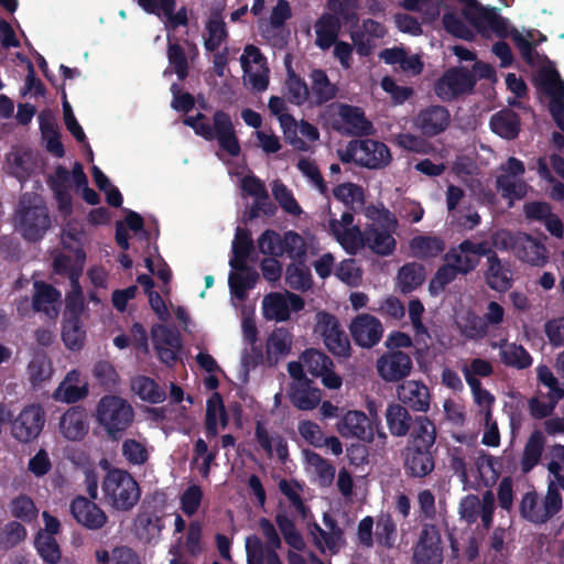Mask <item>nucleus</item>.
Wrapping results in <instances>:
<instances>
[{
    "instance_id": "f257e3e1",
    "label": "nucleus",
    "mask_w": 564,
    "mask_h": 564,
    "mask_svg": "<svg viewBox=\"0 0 564 564\" xmlns=\"http://www.w3.org/2000/svg\"><path fill=\"white\" fill-rule=\"evenodd\" d=\"M183 122L206 141L216 140L219 148L230 156L240 154L241 147L234 123L230 116L224 110L214 112L213 124L207 122V117L202 112L186 117Z\"/></svg>"
},
{
    "instance_id": "f03ea898",
    "label": "nucleus",
    "mask_w": 564,
    "mask_h": 564,
    "mask_svg": "<svg viewBox=\"0 0 564 564\" xmlns=\"http://www.w3.org/2000/svg\"><path fill=\"white\" fill-rule=\"evenodd\" d=\"M101 491L104 502L116 511H130L141 497L138 481L129 471L119 468L106 473Z\"/></svg>"
},
{
    "instance_id": "7ed1b4c3",
    "label": "nucleus",
    "mask_w": 564,
    "mask_h": 564,
    "mask_svg": "<svg viewBox=\"0 0 564 564\" xmlns=\"http://www.w3.org/2000/svg\"><path fill=\"white\" fill-rule=\"evenodd\" d=\"M133 420L132 405L119 395L106 394L97 403L96 421L111 441L121 440Z\"/></svg>"
},
{
    "instance_id": "20e7f679",
    "label": "nucleus",
    "mask_w": 564,
    "mask_h": 564,
    "mask_svg": "<svg viewBox=\"0 0 564 564\" xmlns=\"http://www.w3.org/2000/svg\"><path fill=\"white\" fill-rule=\"evenodd\" d=\"M14 220L17 230L29 242L40 241L51 227L48 208L39 197L23 196Z\"/></svg>"
},
{
    "instance_id": "39448f33",
    "label": "nucleus",
    "mask_w": 564,
    "mask_h": 564,
    "mask_svg": "<svg viewBox=\"0 0 564 564\" xmlns=\"http://www.w3.org/2000/svg\"><path fill=\"white\" fill-rule=\"evenodd\" d=\"M466 252L471 254V259L476 262V268L481 257L487 259V270L485 271V281L487 285L497 292L505 293L512 288V276L508 262H502L497 252L490 247V242L482 240L464 245Z\"/></svg>"
},
{
    "instance_id": "423d86ee",
    "label": "nucleus",
    "mask_w": 564,
    "mask_h": 564,
    "mask_svg": "<svg viewBox=\"0 0 564 564\" xmlns=\"http://www.w3.org/2000/svg\"><path fill=\"white\" fill-rule=\"evenodd\" d=\"M469 243H471V240L465 239L445 253V263L437 269L429 284V291L432 295L443 292L446 285L458 275H467L476 269V262L471 259V254L464 249V245Z\"/></svg>"
},
{
    "instance_id": "0eeeda50",
    "label": "nucleus",
    "mask_w": 564,
    "mask_h": 564,
    "mask_svg": "<svg viewBox=\"0 0 564 564\" xmlns=\"http://www.w3.org/2000/svg\"><path fill=\"white\" fill-rule=\"evenodd\" d=\"M563 499L554 484L547 488L546 495L540 501L534 490L522 496L519 505L520 516L534 524H544L562 510Z\"/></svg>"
},
{
    "instance_id": "6e6552de",
    "label": "nucleus",
    "mask_w": 564,
    "mask_h": 564,
    "mask_svg": "<svg viewBox=\"0 0 564 564\" xmlns=\"http://www.w3.org/2000/svg\"><path fill=\"white\" fill-rule=\"evenodd\" d=\"M476 78L466 67L457 66L446 69L434 83L435 95L444 102L457 100L474 90Z\"/></svg>"
},
{
    "instance_id": "1a4fd4ad",
    "label": "nucleus",
    "mask_w": 564,
    "mask_h": 564,
    "mask_svg": "<svg viewBox=\"0 0 564 564\" xmlns=\"http://www.w3.org/2000/svg\"><path fill=\"white\" fill-rule=\"evenodd\" d=\"M316 332L323 337L327 349L335 356L349 357L350 341L338 318L326 311L316 314Z\"/></svg>"
},
{
    "instance_id": "9d476101",
    "label": "nucleus",
    "mask_w": 564,
    "mask_h": 564,
    "mask_svg": "<svg viewBox=\"0 0 564 564\" xmlns=\"http://www.w3.org/2000/svg\"><path fill=\"white\" fill-rule=\"evenodd\" d=\"M45 422L46 415L43 406L39 403L29 404L11 422V435L20 443H31L40 436Z\"/></svg>"
},
{
    "instance_id": "9b49d317",
    "label": "nucleus",
    "mask_w": 564,
    "mask_h": 564,
    "mask_svg": "<svg viewBox=\"0 0 564 564\" xmlns=\"http://www.w3.org/2000/svg\"><path fill=\"white\" fill-rule=\"evenodd\" d=\"M332 127L344 135L354 137H368L375 131L373 124L366 117L365 110L348 104L337 105V118L333 120Z\"/></svg>"
},
{
    "instance_id": "f8f14e48",
    "label": "nucleus",
    "mask_w": 564,
    "mask_h": 564,
    "mask_svg": "<svg viewBox=\"0 0 564 564\" xmlns=\"http://www.w3.org/2000/svg\"><path fill=\"white\" fill-rule=\"evenodd\" d=\"M443 546L438 528L432 523L422 525L413 547V564H442Z\"/></svg>"
},
{
    "instance_id": "ddd939ff",
    "label": "nucleus",
    "mask_w": 564,
    "mask_h": 564,
    "mask_svg": "<svg viewBox=\"0 0 564 564\" xmlns=\"http://www.w3.org/2000/svg\"><path fill=\"white\" fill-rule=\"evenodd\" d=\"M301 359L306 371L313 377H321L322 383L326 388L339 389L341 387V377L334 371V362L325 352L310 348L301 355Z\"/></svg>"
},
{
    "instance_id": "4468645a",
    "label": "nucleus",
    "mask_w": 564,
    "mask_h": 564,
    "mask_svg": "<svg viewBox=\"0 0 564 564\" xmlns=\"http://www.w3.org/2000/svg\"><path fill=\"white\" fill-rule=\"evenodd\" d=\"M412 368V358L402 350H388L376 362L377 372L386 382L403 380L411 373Z\"/></svg>"
},
{
    "instance_id": "2eb2a0df",
    "label": "nucleus",
    "mask_w": 564,
    "mask_h": 564,
    "mask_svg": "<svg viewBox=\"0 0 564 564\" xmlns=\"http://www.w3.org/2000/svg\"><path fill=\"white\" fill-rule=\"evenodd\" d=\"M152 340L158 357L167 367H172L178 360L182 349V339L178 330L158 324L151 329Z\"/></svg>"
},
{
    "instance_id": "dca6fc26",
    "label": "nucleus",
    "mask_w": 564,
    "mask_h": 564,
    "mask_svg": "<svg viewBox=\"0 0 564 564\" xmlns=\"http://www.w3.org/2000/svg\"><path fill=\"white\" fill-rule=\"evenodd\" d=\"M70 513L82 527L88 530H100L108 521L106 512L84 496H77L70 502Z\"/></svg>"
},
{
    "instance_id": "f3484780",
    "label": "nucleus",
    "mask_w": 564,
    "mask_h": 564,
    "mask_svg": "<svg viewBox=\"0 0 564 564\" xmlns=\"http://www.w3.org/2000/svg\"><path fill=\"white\" fill-rule=\"evenodd\" d=\"M62 304V293L44 281L33 283L32 310L50 319L57 318Z\"/></svg>"
},
{
    "instance_id": "a211bd4d",
    "label": "nucleus",
    "mask_w": 564,
    "mask_h": 564,
    "mask_svg": "<svg viewBox=\"0 0 564 564\" xmlns=\"http://www.w3.org/2000/svg\"><path fill=\"white\" fill-rule=\"evenodd\" d=\"M449 122L451 113L446 107L441 105H432L422 109L414 119V126L427 138L444 132Z\"/></svg>"
},
{
    "instance_id": "6ab92c4d",
    "label": "nucleus",
    "mask_w": 564,
    "mask_h": 564,
    "mask_svg": "<svg viewBox=\"0 0 564 564\" xmlns=\"http://www.w3.org/2000/svg\"><path fill=\"white\" fill-rule=\"evenodd\" d=\"M351 337L356 345L364 348H371L382 337V325L380 321L370 314L356 316L349 326Z\"/></svg>"
},
{
    "instance_id": "aec40b11",
    "label": "nucleus",
    "mask_w": 564,
    "mask_h": 564,
    "mask_svg": "<svg viewBox=\"0 0 564 564\" xmlns=\"http://www.w3.org/2000/svg\"><path fill=\"white\" fill-rule=\"evenodd\" d=\"M58 431L67 441H83L89 431V421L86 409L82 405L70 406L59 417Z\"/></svg>"
},
{
    "instance_id": "412c9836",
    "label": "nucleus",
    "mask_w": 564,
    "mask_h": 564,
    "mask_svg": "<svg viewBox=\"0 0 564 564\" xmlns=\"http://www.w3.org/2000/svg\"><path fill=\"white\" fill-rule=\"evenodd\" d=\"M397 397L400 404L414 412L426 413L431 405L430 389L417 380H405L397 388Z\"/></svg>"
},
{
    "instance_id": "4be33fe9",
    "label": "nucleus",
    "mask_w": 564,
    "mask_h": 564,
    "mask_svg": "<svg viewBox=\"0 0 564 564\" xmlns=\"http://www.w3.org/2000/svg\"><path fill=\"white\" fill-rule=\"evenodd\" d=\"M403 458L405 474L412 478H424L435 468V460L431 448L406 445L403 451Z\"/></svg>"
},
{
    "instance_id": "5701e85b",
    "label": "nucleus",
    "mask_w": 564,
    "mask_h": 564,
    "mask_svg": "<svg viewBox=\"0 0 564 564\" xmlns=\"http://www.w3.org/2000/svg\"><path fill=\"white\" fill-rule=\"evenodd\" d=\"M359 155L357 165L370 170L382 169L390 164V149L381 141L372 139L358 140Z\"/></svg>"
},
{
    "instance_id": "b1692460",
    "label": "nucleus",
    "mask_w": 564,
    "mask_h": 564,
    "mask_svg": "<svg viewBox=\"0 0 564 564\" xmlns=\"http://www.w3.org/2000/svg\"><path fill=\"white\" fill-rule=\"evenodd\" d=\"M337 431L343 437H354L367 443L373 442L370 420L361 411H348L337 423Z\"/></svg>"
},
{
    "instance_id": "393cba45",
    "label": "nucleus",
    "mask_w": 564,
    "mask_h": 564,
    "mask_svg": "<svg viewBox=\"0 0 564 564\" xmlns=\"http://www.w3.org/2000/svg\"><path fill=\"white\" fill-rule=\"evenodd\" d=\"M138 4L150 14L160 15L162 12L167 21L166 29L176 30L188 24L187 9L182 7L175 12V0H135Z\"/></svg>"
},
{
    "instance_id": "a878e982",
    "label": "nucleus",
    "mask_w": 564,
    "mask_h": 564,
    "mask_svg": "<svg viewBox=\"0 0 564 564\" xmlns=\"http://www.w3.org/2000/svg\"><path fill=\"white\" fill-rule=\"evenodd\" d=\"M516 256L522 262L535 267H543L549 259V252L541 241L528 234H518L516 240Z\"/></svg>"
},
{
    "instance_id": "bb28decb",
    "label": "nucleus",
    "mask_w": 564,
    "mask_h": 564,
    "mask_svg": "<svg viewBox=\"0 0 564 564\" xmlns=\"http://www.w3.org/2000/svg\"><path fill=\"white\" fill-rule=\"evenodd\" d=\"M253 250L254 242L250 230L238 226L231 243V258L229 260L231 269H245Z\"/></svg>"
},
{
    "instance_id": "cd10ccee",
    "label": "nucleus",
    "mask_w": 564,
    "mask_h": 564,
    "mask_svg": "<svg viewBox=\"0 0 564 564\" xmlns=\"http://www.w3.org/2000/svg\"><path fill=\"white\" fill-rule=\"evenodd\" d=\"M490 128L501 138L513 140L520 133V116L511 109H502L491 117Z\"/></svg>"
},
{
    "instance_id": "c85d7f7f",
    "label": "nucleus",
    "mask_w": 564,
    "mask_h": 564,
    "mask_svg": "<svg viewBox=\"0 0 564 564\" xmlns=\"http://www.w3.org/2000/svg\"><path fill=\"white\" fill-rule=\"evenodd\" d=\"M340 20L333 13H323L315 23V44L321 50H328L338 37Z\"/></svg>"
},
{
    "instance_id": "c756f323",
    "label": "nucleus",
    "mask_w": 564,
    "mask_h": 564,
    "mask_svg": "<svg viewBox=\"0 0 564 564\" xmlns=\"http://www.w3.org/2000/svg\"><path fill=\"white\" fill-rule=\"evenodd\" d=\"M386 421L393 436L403 437L410 433L414 419L406 406L400 403H391L386 410Z\"/></svg>"
},
{
    "instance_id": "7c9ffc66",
    "label": "nucleus",
    "mask_w": 564,
    "mask_h": 564,
    "mask_svg": "<svg viewBox=\"0 0 564 564\" xmlns=\"http://www.w3.org/2000/svg\"><path fill=\"white\" fill-rule=\"evenodd\" d=\"M545 447V436L540 430L533 431L522 452L520 466L523 474L530 473L541 460Z\"/></svg>"
},
{
    "instance_id": "2f4dec72",
    "label": "nucleus",
    "mask_w": 564,
    "mask_h": 564,
    "mask_svg": "<svg viewBox=\"0 0 564 564\" xmlns=\"http://www.w3.org/2000/svg\"><path fill=\"white\" fill-rule=\"evenodd\" d=\"M329 229L348 253L355 254L360 247H365V232L362 234L358 226L341 229V224L337 219H330Z\"/></svg>"
},
{
    "instance_id": "473e14b6",
    "label": "nucleus",
    "mask_w": 564,
    "mask_h": 564,
    "mask_svg": "<svg viewBox=\"0 0 564 564\" xmlns=\"http://www.w3.org/2000/svg\"><path fill=\"white\" fill-rule=\"evenodd\" d=\"M290 400L300 410L308 411L315 409L321 402V390L311 387V381L292 383L290 387Z\"/></svg>"
},
{
    "instance_id": "72a5a7b5",
    "label": "nucleus",
    "mask_w": 564,
    "mask_h": 564,
    "mask_svg": "<svg viewBox=\"0 0 564 564\" xmlns=\"http://www.w3.org/2000/svg\"><path fill=\"white\" fill-rule=\"evenodd\" d=\"M412 426L408 445L432 449L436 442V427L433 421L425 415H419L415 416Z\"/></svg>"
},
{
    "instance_id": "f704fd0d",
    "label": "nucleus",
    "mask_w": 564,
    "mask_h": 564,
    "mask_svg": "<svg viewBox=\"0 0 564 564\" xmlns=\"http://www.w3.org/2000/svg\"><path fill=\"white\" fill-rule=\"evenodd\" d=\"M237 272L229 274L228 283L231 293L238 299L243 300L247 296V292L252 290L259 281V273L254 268L249 267L246 263L245 269H234Z\"/></svg>"
},
{
    "instance_id": "c9c22d12",
    "label": "nucleus",
    "mask_w": 564,
    "mask_h": 564,
    "mask_svg": "<svg viewBox=\"0 0 564 564\" xmlns=\"http://www.w3.org/2000/svg\"><path fill=\"white\" fill-rule=\"evenodd\" d=\"M312 79V96L313 101L317 106H322L330 100H333L337 93L338 88L335 84L330 83L327 74L323 69H314L311 73Z\"/></svg>"
},
{
    "instance_id": "e433bc0d",
    "label": "nucleus",
    "mask_w": 564,
    "mask_h": 564,
    "mask_svg": "<svg viewBox=\"0 0 564 564\" xmlns=\"http://www.w3.org/2000/svg\"><path fill=\"white\" fill-rule=\"evenodd\" d=\"M365 246L377 254L389 256L395 249V239L388 230L372 225L365 230Z\"/></svg>"
},
{
    "instance_id": "4c0bfd02",
    "label": "nucleus",
    "mask_w": 564,
    "mask_h": 564,
    "mask_svg": "<svg viewBox=\"0 0 564 564\" xmlns=\"http://www.w3.org/2000/svg\"><path fill=\"white\" fill-rule=\"evenodd\" d=\"M285 283L295 291L306 292L313 286V276L306 261H296L286 265Z\"/></svg>"
},
{
    "instance_id": "58836bf2",
    "label": "nucleus",
    "mask_w": 564,
    "mask_h": 564,
    "mask_svg": "<svg viewBox=\"0 0 564 564\" xmlns=\"http://www.w3.org/2000/svg\"><path fill=\"white\" fill-rule=\"evenodd\" d=\"M414 257L420 259L435 258L445 250V242L436 236H416L410 241Z\"/></svg>"
},
{
    "instance_id": "ea45409f",
    "label": "nucleus",
    "mask_w": 564,
    "mask_h": 564,
    "mask_svg": "<svg viewBox=\"0 0 564 564\" xmlns=\"http://www.w3.org/2000/svg\"><path fill=\"white\" fill-rule=\"evenodd\" d=\"M494 9L482 7L478 0H468L462 10V14L478 33L485 34L488 31L487 24Z\"/></svg>"
},
{
    "instance_id": "a19ab883",
    "label": "nucleus",
    "mask_w": 564,
    "mask_h": 564,
    "mask_svg": "<svg viewBox=\"0 0 564 564\" xmlns=\"http://www.w3.org/2000/svg\"><path fill=\"white\" fill-rule=\"evenodd\" d=\"M425 279V269L416 262L405 263L398 272V284L404 294L417 289Z\"/></svg>"
},
{
    "instance_id": "79ce46f5",
    "label": "nucleus",
    "mask_w": 564,
    "mask_h": 564,
    "mask_svg": "<svg viewBox=\"0 0 564 564\" xmlns=\"http://www.w3.org/2000/svg\"><path fill=\"white\" fill-rule=\"evenodd\" d=\"M26 372L33 387L41 386L53 375V365L45 352H36L30 360Z\"/></svg>"
},
{
    "instance_id": "37998d69",
    "label": "nucleus",
    "mask_w": 564,
    "mask_h": 564,
    "mask_svg": "<svg viewBox=\"0 0 564 564\" xmlns=\"http://www.w3.org/2000/svg\"><path fill=\"white\" fill-rule=\"evenodd\" d=\"M500 361L508 367L519 370L529 368L532 365V357L522 346L514 343L506 345L499 352Z\"/></svg>"
},
{
    "instance_id": "c03bdc74",
    "label": "nucleus",
    "mask_w": 564,
    "mask_h": 564,
    "mask_svg": "<svg viewBox=\"0 0 564 564\" xmlns=\"http://www.w3.org/2000/svg\"><path fill=\"white\" fill-rule=\"evenodd\" d=\"M133 389L141 400L149 403L156 404L165 400V391L150 377L140 376L135 378Z\"/></svg>"
},
{
    "instance_id": "a18cd8bd",
    "label": "nucleus",
    "mask_w": 564,
    "mask_h": 564,
    "mask_svg": "<svg viewBox=\"0 0 564 564\" xmlns=\"http://www.w3.org/2000/svg\"><path fill=\"white\" fill-rule=\"evenodd\" d=\"M460 334L470 340H479L488 335L487 322L482 316L469 311L459 323Z\"/></svg>"
},
{
    "instance_id": "49530a36",
    "label": "nucleus",
    "mask_w": 564,
    "mask_h": 564,
    "mask_svg": "<svg viewBox=\"0 0 564 564\" xmlns=\"http://www.w3.org/2000/svg\"><path fill=\"white\" fill-rule=\"evenodd\" d=\"M283 254H286L293 262L306 261L307 243L305 239L294 230H288L282 236Z\"/></svg>"
},
{
    "instance_id": "de8ad7c7",
    "label": "nucleus",
    "mask_w": 564,
    "mask_h": 564,
    "mask_svg": "<svg viewBox=\"0 0 564 564\" xmlns=\"http://www.w3.org/2000/svg\"><path fill=\"white\" fill-rule=\"evenodd\" d=\"M208 37L204 42L207 52H215L228 37L226 23L220 14L214 13L206 24Z\"/></svg>"
},
{
    "instance_id": "09e8293b",
    "label": "nucleus",
    "mask_w": 564,
    "mask_h": 564,
    "mask_svg": "<svg viewBox=\"0 0 564 564\" xmlns=\"http://www.w3.org/2000/svg\"><path fill=\"white\" fill-rule=\"evenodd\" d=\"M308 96L310 90L306 83L290 67L285 80L286 100L293 105L302 106L307 101Z\"/></svg>"
},
{
    "instance_id": "8fccbe9b",
    "label": "nucleus",
    "mask_w": 564,
    "mask_h": 564,
    "mask_svg": "<svg viewBox=\"0 0 564 564\" xmlns=\"http://www.w3.org/2000/svg\"><path fill=\"white\" fill-rule=\"evenodd\" d=\"M288 300L281 293H270L263 299V314L267 319L285 322L290 318Z\"/></svg>"
},
{
    "instance_id": "3c124183",
    "label": "nucleus",
    "mask_w": 564,
    "mask_h": 564,
    "mask_svg": "<svg viewBox=\"0 0 564 564\" xmlns=\"http://www.w3.org/2000/svg\"><path fill=\"white\" fill-rule=\"evenodd\" d=\"M85 330L80 318H65L62 327V339L70 350H79L84 346Z\"/></svg>"
},
{
    "instance_id": "603ef678",
    "label": "nucleus",
    "mask_w": 564,
    "mask_h": 564,
    "mask_svg": "<svg viewBox=\"0 0 564 564\" xmlns=\"http://www.w3.org/2000/svg\"><path fill=\"white\" fill-rule=\"evenodd\" d=\"M10 513L13 518L31 523L37 518L39 510L29 496L20 494L10 502Z\"/></svg>"
},
{
    "instance_id": "864d4df0",
    "label": "nucleus",
    "mask_w": 564,
    "mask_h": 564,
    "mask_svg": "<svg viewBox=\"0 0 564 564\" xmlns=\"http://www.w3.org/2000/svg\"><path fill=\"white\" fill-rule=\"evenodd\" d=\"M167 59L170 66L173 67L177 78L185 80L188 76V61L184 48L177 42H172L171 37L167 36Z\"/></svg>"
},
{
    "instance_id": "5fc2aeb1",
    "label": "nucleus",
    "mask_w": 564,
    "mask_h": 564,
    "mask_svg": "<svg viewBox=\"0 0 564 564\" xmlns=\"http://www.w3.org/2000/svg\"><path fill=\"white\" fill-rule=\"evenodd\" d=\"M376 541L383 547H392L397 536V525L391 514L381 513L376 523Z\"/></svg>"
},
{
    "instance_id": "6e6d98bb",
    "label": "nucleus",
    "mask_w": 564,
    "mask_h": 564,
    "mask_svg": "<svg viewBox=\"0 0 564 564\" xmlns=\"http://www.w3.org/2000/svg\"><path fill=\"white\" fill-rule=\"evenodd\" d=\"M257 247L260 253L267 258H279L283 256L282 236L273 230L265 229L257 239Z\"/></svg>"
},
{
    "instance_id": "4d7b16f0",
    "label": "nucleus",
    "mask_w": 564,
    "mask_h": 564,
    "mask_svg": "<svg viewBox=\"0 0 564 564\" xmlns=\"http://www.w3.org/2000/svg\"><path fill=\"white\" fill-rule=\"evenodd\" d=\"M272 195L282 209L288 214L299 216L302 213V208L294 198L292 192L281 181H275L273 183Z\"/></svg>"
},
{
    "instance_id": "13d9d810",
    "label": "nucleus",
    "mask_w": 564,
    "mask_h": 564,
    "mask_svg": "<svg viewBox=\"0 0 564 564\" xmlns=\"http://www.w3.org/2000/svg\"><path fill=\"white\" fill-rule=\"evenodd\" d=\"M53 272L55 274L66 276L69 280V284L76 281H79L83 267L77 264L73 258L68 254L59 253L53 260Z\"/></svg>"
},
{
    "instance_id": "bf43d9fd",
    "label": "nucleus",
    "mask_w": 564,
    "mask_h": 564,
    "mask_svg": "<svg viewBox=\"0 0 564 564\" xmlns=\"http://www.w3.org/2000/svg\"><path fill=\"white\" fill-rule=\"evenodd\" d=\"M275 523L286 544L297 550L303 546V539L297 532L294 521L285 512L275 514Z\"/></svg>"
},
{
    "instance_id": "052dcab7",
    "label": "nucleus",
    "mask_w": 564,
    "mask_h": 564,
    "mask_svg": "<svg viewBox=\"0 0 564 564\" xmlns=\"http://www.w3.org/2000/svg\"><path fill=\"white\" fill-rule=\"evenodd\" d=\"M69 285L70 291L65 299V318H80L85 307L83 289L76 280Z\"/></svg>"
},
{
    "instance_id": "680f3d73",
    "label": "nucleus",
    "mask_w": 564,
    "mask_h": 564,
    "mask_svg": "<svg viewBox=\"0 0 564 564\" xmlns=\"http://www.w3.org/2000/svg\"><path fill=\"white\" fill-rule=\"evenodd\" d=\"M292 345V336L288 329L275 328L268 338L267 354L275 356H284L290 352Z\"/></svg>"
},
{
    "instance_id": "e2e57ef3",
    "label": "nucleus",
    "mask_w": 564,
    "mask_h": 564,
    "mask_svg": "<svg viewBox=\"0 0 564 564\" xmlns=\"http://www.w3.org/2000/svg\"><path fill=\"white\" fill-rule=\"evenodd\" d=\"M496 186L503 198L522 199L527 195V184L516 181L511 175H498Z\"/></svg>"
},
{
    "instance_id": "0e129e2a",
    "label": "nucleus",
    "mask_w": 564,
    "mask_h": 564,
    "mask_svg": "<svg viewBox=\"0 0 564 564\" xmlns=\"http://www.w3.org/2000/svg\"><path fill=\"white\" fill-rule=\"evenodd\" d=\"M26 529L18 521L8 522L0 532V547L10 550L24 541Z\"/></svg>"
},
{
    "instance_id": "69168bd1",
    "label": "nucleus",
    "mask_w": 564,
    "mask_h": 564,
    "mask_svg": "<svg viewBox=\"0 0 564 564\" xmlns=\"http://www.w3.org/2000/svg\"><path fill=\"white\" fill-rule=\"evenodd\" d=\"M444 29L455 37L473 41L475 32L456 13L447 12L443 15Z\"/></svg>"
},
{
    "instance_id": "338daca9",
    "label": "nucleus",
    "mask_w": 564,
    "mask_h": 564,
    "mask_svg": "<svg viewBox=\"0 0 564 564\" xmlns=\"http://www.w3.org/2000/svg\"><path fill=\"white\" fill-rule=\"evenodd\" d=\"M448 464L455 475L459 477L463 482L468 480L467 473V458L468 449L463 446H454L447 451Z\"/></svg>"
},
{
    "instance_id": "774afa93",
    "label": "nucleus",
    "mask_w": 564,
    "mask_h": 564,
    "mask_svg": "<svg viewBox=\"0 0 564 564\" xmlns=\"http://www.w3.org/2000/svg\"><path fill=\"white\" fill-rule=\"evenodd\" d=\"M35 546L45 563L56 564L59 562L62 553L59 545L54 536L44 535L35 540Z\"/></svg>"
}]
</instances>
